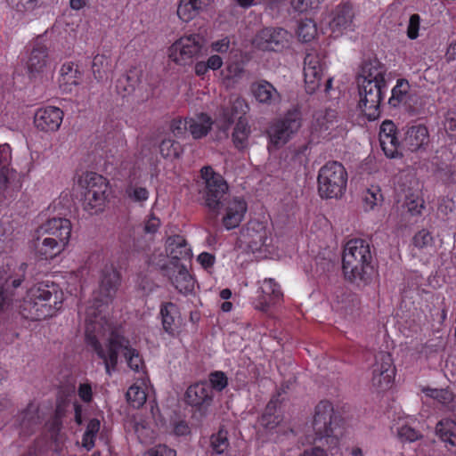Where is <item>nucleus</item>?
Instances as JSON below:
<instances>
[{"mask_svg":"<svg viewBox=\"0 0 456 456\" xmlns=\"http://www.w3.org/2000/svg\"><path fill=\"white\" fill-rule=\"evenodd\" d=\"M86 330V343L102 361L106 373L110 376L117 370L118 354H122L128 367L138 372L142 369L143 361L139 352L131 346L130 341L114 329L112 324L90 310Z\"/></svg>","mask_w":456,"mask_h":456,"instance_id":"obj_1","label":"nucleus"},{"mask_svg":"<svg viewBox=\"0 0 456 456\" xmlns=\"http://www.w3.org/2000/svg\"><path fill=\"white\" fill-rule=\"evenodd\" d=\"M200 172L205 183L200 191V204L207 208L208 224L216 227L221 211L225 209L222 219L224 226L227 230L239 226L247 211L246 201L239 197L231 200L226 181L221 175L214 172L211 167H204Z\"/></svg>","mask_w":456,"mask_h":456,"instance_id":"obj_2","label":"nucleus"},{"mask_svg":"<svg viewBox=\"0 0 456 456\" xmlns=\"http://www.w3.org/2000/svg\"><path fill=\"white\" fill-rule=\"evenodd\" d=\"M63 292L54 282H40L28 289L20 305V314L30 321L53 316L61 308Z\"/></svg>","mask_w":456,"mask_h":456,"instance_id":"obj_3","label":"nucleus"},{"mask_svg":"<svg viewBox=\"0 0 456 456\" xmlns=\"http://www.w3.org/2000/svg\"><path fill=\"white\" fill-rule=\"evenodd\" d=\"M342 268L345 278L358 285L368 284L374 273L370 243L362 239L349 240L344 248Z\"/></svg>","mask_w":456,"mask_h":456,"instance_id":"obj_4","label":"nucleus"},{"mask_svg":"<svg viewBox=\"0 0 456 456\" xmlns=\"http://www.w3.org/2000/svg\"><path fill=\"white\" fill-rule=\"evenodd\" d=\"M343 419L340 414L334 411L329 401H321L314 409L312 427L314 430V444L327 445L328 449L336 448L342 436Z\"/></svg>","mask_w":456,"mask_h":456,"instance_id":"obj_5","label":"nucleus"},{"mask_svg":"<svg viewBox=\"0 0 456 456\" xmlns=\"http://www.w3.org/2000/svg\"><path fill=\"white\" fill-rule=\"evenodd\" d=\"M317 180L318 191L322 198L338 199L346 191L347 173L341 163L330 161L320 169Z\"/></svg>","mask_w":456,"mask_h":456,"instance_id":"obj_6","label":"nucleus"},{"mask_svg":"<svg viewBox=\"0 0 456 456\" xmlns=\"http://www.w3.org/2000/svg\"><path fill=\"white\" fill-rule=\"evenodd\" d=\"M119 280L118 272L112 266L105 267L102 271L99 289L94 293L93 303L86 311V328L89 321L88 314L90 310L95 312L98 320L102 316L108 321L106 315L103 314V307L108 305L114 298L119 286Z\"/></svg>","mask_w":456,"mask_h":456,"instance_id":"obj_7","label":"nucleus"},{"mask_svg":"<svg viewBox=\"0 0 456 456\" xmlns=\"http://www.w3.org/2000/svg\"><path fill=\"white\" fill-rule=\"evenodd\" d=\"M357 85L360 96L359 108L369 120H376L381 113L380 105L387 85L379 84L378 81L374 83L362 81Z\"/></svg>","mask_w":456,"mask_h":456,"instance_id":"obj_8","label":"nucleus"},{"mask_svg":"<svg viewBox=\"0 0 456 456\" xmlns=\"http://www.w3.org/2000/svg\"><path fill=\"white\" fill-rule=\"evenodd\" d=\"M214 393L206 381L191 385L185 392V402L195 408L193 418L201 421L213 403Z\"/></svg>","mask_w":456,"mask_h":456,"instance_id":"obj_9","label":"nucleus"},{"mask_svg":"<svg viewBox=\"0 0 456 456\" xmlns=\"http://www.w3.org/2000/svg\"><path fill=\"white\" fill-rule=\"evenodd\" d=\"M203 48V38L191 35L177 40L169 49V58L179 65H185L200 55Z\"/></svg>","mask_w":456,"mask_h":456,"instance_id":"obj_10","label":"nucleus"},{"mask_svg":"<svg viewBox=\"0 0 456 456\" xmlns=\"http://www.w3.org/2000/svg\"><path fill=\"white\" fill-rule=\"evenodd\" d=\"M11 148L8 144H0V194L4 198L12 197V193L20 188L19 175L10 167Z\"/></svg>","mask_w":456,"mask_h":456,"instance_id":"obj_11","label":"nucleus"},{"mask_svg":"<svg viewBox=\"0 0 456 456\" xmlns=\"http://www.w3.org/2000/svg\"><path fill=\"white\" fill-rule=\"evenodd\" d=\"M301 126V117L298 110L288 111L285 117L273 124L269 131L271 142L277 147L285 144L290 135Z\"/></svg>","mask_w":456,"mask_h":456,"instance_id":"obj_12","label":"nucleus"},{"mask_svg":"<svg viewBox=\"0 0 456 456\" xmlns=\"http://www.w3.org/2000/svg\"><path fill=\"white\" fill-rule=\"evenodd\" d=\"M291 35L280 27L261 29L255 37L253 44L260 50L277 51L286 47Z\"/></svg>","mask_w":456,"mask_h":456,"instance_id":"obj_13","label":"nucleus"},{"mask_svg":"<svg viewBox=\"0 0 456 456\" xmlns=\"http://www.w3.org/2000/svg\"><path fill=\"white\" fill-rule=\"evenodd\" d=\"M324 64L318 54L308 53L304 60L305 86L307 94L315 93L321 86Z\"/></svg>","mask_w":456,"mask_h":456,"instance_id":"obj_14","label":"nucleus"},{"mask_svg":"<svg viewBox=\"0 0 456 456\" xmlns=\"http://www.w3.org/2000/svg\"><path fill=\"white\" fill-rule=\"evenodd\" d=\"M37 233L49 239H54L56 242H61L63 247H66L71 234V223L66 218L54 217L42 224L38 228Z\"/></svg>","mask_w":456,"mask_h":456,"instance_id":"obj_15","label":"nucleus"},{"mask_svg":"<svg viewBox=\"0 0 456 456\" xmlns=\"http://www.w3.org/2000/svg\"><path fill=\"white\" fill-rule=\"evenodd\" d=\"M379 142L387 158L396 159L403 156L400 152V141L397 136V130L393 121L385 120L381 124Z\"/></svg>","mask_w":456,"mask_h":456,"instance_id":"obj_16","label":"nucleus"},{"mask_svg":"<svg viewBox=\"0 0 456 456\" xmlns=\"http://www.w3.org/2000/svg\"><path fill=\"white\" fill-rule=\"evenodd\" d=\"M250 93L257 103L264 106H275L281 102V95L272 83L259 79L250 85Z\"/></svg>","mask_w":456,"mask_h":456,"instance_id":"obj_17","label":"nucleus"},{"mask_svg":"<svg viewBox=\"0 0 456 456\" xmlns=\"http://www.w3.org/2000/svg\"><path fill=\"white\" fill-rule=\"evenodd\" d=\"M48 61V48L43 43V37H37L31 44L27 69L31 76L44 71Z\"/></svg>","mask_w":456,"mask_h":456,"instance_id":"obj_18","label":"nucleus"},{"mask_svg":"<svg viewBox=\"0 0 456 456\" xmlns=\"http://www.w3.org/2000/svg\"><path fill=\"white\" fill-rule=\"evenodd\" d=\"M63 118V112L57 107L48 106L37 110L34 123L43 132H54L59 129Z\"/></svg>","mask_w":456,"mask_h":456,"instance_id":"obj_19","label":"nucleus"},{"mask_svg":"<svg viewBox=\"0 0 456 456\" xmlns=\"http://www.w3.org/2000/svg\"><path fill=\"white\" fill-rule=\"evenodd\" d=\"M166 277L179 293L184 296L193 293L196 281L181 262H176Z\"/></svg>","mask_w":456,"mask_h":456,"instance_id":"obj_20","label":"nucleus"},{"mask_svg":"<svg viewBox=\"0 0 456 456\" xmlns=\"http://www.w3.org/2000/svg\"><path fill=\"white\" fill-rule=\"evenodd\" d=\"M429 142V134L424 125H415L406 128L403 139L400 141V148L407 149L414 152L423 149Z\"/></svg>","mask_w":456,"mask_h":456,"instance_id":"obj_21","label":"nucleus"},{"mask_svg":"<svg viewBox=\"0 0 456 456\" xmlns=\"http://www.w3.org/2000/svg\"><path fill=\"white\" fill-rule=\"evenodd\" d=\"M354 12L350 4H342L336 7L330 27L333 33L341 34L354 26Z\"/></svg>","mask_w":456,"mask_h":456,"instance_id":"obj_22","label":"nucleus"},{"mask_svg":"<svg viewBox=\"0 0 456 456\" xmlns=\"http://www.w3.org/2000/svg\"><path fill=\"white\" fill-rule=\"evenodd\" d=\"M386 74L387 68L385 65L378 59L370 60L362 64L361 73L357 77V83H362V81L374 83L378 81L379 84L387 85Z\"/></svg>","mask_w":456,"mask_h":456,"instance_id":"obj_23","label":"nucleus"},{"mask_svg":"<svg viewBox=\"0 0 456 456\" xmlns=\"http://www.w3.org/2000/svg\"><path fill=\"white\" fill-rule=\"evenodd\" d=\"M167 255L170 256L171 261L180 262L182 259L190 258L191 248L185 239L181 235H174L167 238L166 241Z\"/></svg>","mask_w":456,"mask_h":456,"instance_id":"obj_24","label":"nucleus"},{"mask_svg":"<svg viewBox=\"0 0 456 456\" xmlns=\"http://www.w3.org/2000/svg\"><path fill=\"white\" fill-rule=\"evenodd\" d=\"M64 248L65 247H63L61 242L58 244L54 239H49L40 233H38L34 241L36 254L44 259L53 258Z\"/></svg>","mask_w":456,"mask_h":456,"instance_id":"obj_25","label":"nucleus"},{"mask_svg":"<svg viewBox=\"0 0 456 456\" xmlns=\"http://www.w3.org/2000/svg\"><path fill=\"white\" fill-rule=\"evenodd\" d=\"M142 76V69L136 67L130 68L125 75L118 79L116 85L118 92L123 94V96L130 94L141 83Z\"/></svg>","mask_w":456,"mask_h":456,"instance_id":"obj_26","label":"nucleus"},{"mask_svg":"<svg viewBox=\"0 0 456 456\" xmlns=\"http://www.w3.org/2000/svg\"><path fill=\"white\" fill-rule=\"evenodd\" d=\"M38 416L35 409L28 406L26 410L17 416V421L20 426V436H28L35 432L38 425Z\"/></svg>","mask_w":456,"mask_h":456,"instance_id":"obj_27","label":"nucleus"},{"mask_svg":"<svg viewBox=\"0 0 456 456\" xmlns=\"http://www.w3.org/2000/svg\"><path fill=\"white\" fill-rule=\"evenodd\" d=\"M436 435L441 441L456 446V422L451 419L439 420L435 428Z\"/></svg>","mask_w":456,"mask_h":456,"instance_id":"obj_28","label":"nucleus"},{"mask_svg":"<svg viewBox=\"0 0 456 456\" xmlns=\"http://www.w3.org/2000/svg\"><path fill=\"white\" fill-rule=\"evenodd\" d=\"M261 290L263 293L261 303L264 305L262 310H265L267 306L275 304L282 297V292L273 279H265L261 286Z\"/></svg>","mask_w":456,"mask_h":456,"instance_id":"obj_29","label":"nucleus"},{"mask_svg":"<svg viewBox=\"0 0 456 456\" xmlns=\"http://www.w3.org/2000/svg\"><path fill=\"white\" fill-rule=\"evenodd\" d=\"M92 70L94 78L98 82L108 79L109 74L112 70L110 55L106 53L96 54L93 60Z\"/></svg>","mask_w":456,"mask_h":456,"instance_id":"obj_30","label":"nucleus"},{"mask_svg":"<svg viewBox=\"0 0 456 456\" xmlns=\"http://www.w3.org/2000/svg\"><path fill=\"white\" fill-rule=\"evenodd\" d=\"M339 118L334 110H326L317 114L314 124V129L321 133L331 131L338 126Z\"/></svg>","mask_w":456,"mask_h":456,"instance_id":"obj_31","label":"nucleus"},{"mask_svg":"<svg viewBox=\"0 0 456 456\" xmlns=\"http://www.w3.org/2000/svg\"><path fill=\"white\" fill-rule=\"evenodd\" d=\"M250 134V127L246 118L240 117L235 125L232 138L234 146L241 151L248 145V140Z\"/></svg>","mask_w":456,"mask_h":456,"instance_id":"obj_32","label":"nucleus"},{"mask_svg":"<svg viewBox=\"0 0 456 456\" xmlns=\"http://www.w3.org/2000/svg\"><path fill=\"white\" fill-rule=\"evenodd\" d=\"M107 195H99L90 191L84 193L83 208L89 215L102 212L105 207Z\"/></svg>","mask_w":456,"mask_h":456,"instance_id":"obj_33","label":"nucleus"},{"mask_svg":"<svg viewBox=\"0 0 456 456\" xmlns=\"http://www.w3.org/2000/svg\"><path fill=\"white\" fill-rule=\"evenodd\" d=\"M211 118L206 114H201L199 120L189 119V131L194 139H200L208 134L212 126Z\"/></svg>","mask_w":456,"mask_h":456,"instance_id":"obj_34","label":"nucleus"},{"mask_svg":"<svg viewBox=\"0 0 456 456\" xmlns=\"http://www.w3.org/2000/svg\"><path fill=\"white\" fill-rule=\"evenodd\" d=\"M372 373H378L381 376L386 373L389 375L395 374V368L393 365V359L389 353L381 351L375 355Z\"/></svg>","mask_w":456,"mask_h":456,"instance_id":"obj_35","label":"nucleus"},{"mask_svg":"<svg viewBox=\"0 0 456 456\" xmlns=\"http://www.w3.org/2000/svg\"><path fill=\"white\" fill-rule=\"evenodd\" d=\"M410 85L406 79L399 78L395 86L392 89V95L388 99V103L392 107H398L401 103H405L408 99Z\"/></svg>","mask_w":456,"mask_h":456,"instance_id":"obj_36","label":"nucleus"},{"mask_svg":"<svg viewBox=\"0 0 456 456\" xmlns=\"http://www.w3.org/2000/svg\"><path fill=\"white\" fill-rule=\"evenodd\" d=\"M86 191H90L99 195H107L108 182L106 178L96 173H89L86 175Z\"/></svg>","mask_w":456,"mask_h":456,"instance_id":"obj_37","label":"nucleus"},{"mask_svg":"<svg viewBox=\"0 0 456 456\" xmlns=\"http://www.w3.org/2000/svg\"><path fill=\"white\" fill-rule=\"evenodd\" d=\"M248 110L249 107L247 101L241 97L237 96L233 100H231L230 106L223 108L221 112L224 114H228V117L234 120L236 118H244V115L248 112Z\"/></svg>","mask_w":456,"mask_h":456,"instance_id":"obj_38","label":"nucleus"},{"mask_svg":"<svg viewBox=\"0 0 456 456\" xmlns=\"http://www.w3.org/2000/svg\"><path fill=\"white\" fill-rule=\"evenodd\" d=\"M147 263L149 265L159 269L163 276H166L171 269H174V265L176 262L167 261V256L162 252L155 251L148 258Z\"/></svg>","mask_w":456,"mask_h":456,"instance_id":"obj_39","label":"nucleus"},{"mask_svg":"<svg viewBox=\"0 0 456 456\" xmlns=\"http://www.w3.org/2000/svg\"><path fill=\"white\" fill-rule=\"evenodd\" d=\"M202 11L200 8H198V5L193 1L181 0L177 7V15L181 20L188 22Z\"/></svg>","mask_w":456,"mask_h":456,"instance_id":"obj_40","label":"nucleus"},{"mask_svg":"<svg viewBox=\"0 0 456 456\" xmlns=\"http://www.w3.org/2000/svg\"><path fill=\"white\" fill-rule=\"evenodd\" d=\"M176 313V305L171 302L161 305L160 314L162 316L163 329L169 334L174 333L175 317Z\"/></svg>","mask_w":456,"mask_h":456,"instance_id":"obj_41","label":"nucleus"},{"mask_svg":"<svg viewBox=\"0 0 456 456\" xmlns=\"http://www.w3.org/2000/svg\"><path fill=\"white\" fill-rule=\"evenodd\" d=\"M160 154L164 158L178 159L183 152V146L171 139H164L159 145Z\"/></svg>","mask_w":456,"mask_h":456,"instance_id":"obj_42","label":"nucleus"},{"mask_svg":"<svg viewBox=\"0 0 456 456\" xmlns=\"http://www.w3.org/2000/svg\"><path fill=\"white\" fill-rule=\"evenodd\" d=\"M297 33L301 41L309 42L317 33L316 24L311 19L303 20L298 24Z\"/></svg>","mask_w":456,"mask_h":456,"instance_id":"obj_43","label":"nucleus"},{"mask_svg":"<svg viewBox=\"0 0 456 456\" xmlns=\"http://www.w3.org/2000/svg\"><path fill=\"white\" fill-rule=\"evenodd\" d=\"M126 400L127 402L136 409H139L142 407L145 402H146V394L144 390H142L141 387L137 386H131L126 394Z\"/></svg>","mask_w":456,"mask_h":456,"instance_id":"obj_44","label":"nucleus"},{"mask_svg":"<svg viewBox=\"0 0 456 456\" xmlns=\"http://www.w3.org/2000/svg\"><path fill=\"white\" fill-rule=\"evenodd\" d=\"M404 205L411 216H419L425 208V201L419 194L410 193L405 195Z\"/></svg>","mask_w":456,"mask_h":456,"instance_id":"obj_45","label":"nucleus"},{"mask_svg":"<svg viewBox=\"0 0 456 456\" xmlns=\"http://www.w3.org/2000/svg\"><path fill=\"white\" fill-rule=\"evenodd\" d=\"M6 2L20 12H29L44 5V0H6Z\"/></svg>","mask_w":456,"mask_h":456,"instance_id":"obj_46","label":"nucleus"},{"mask_svg":"<svg viewBox=\"0 0 456 456\" xmlns=\"http://www.w3.org/2000/svg\"><path fill=\"white\" fill-rule=\"evenodd\" d=\"M362 200L366 208L372 209L383 201V195L379 186L372 185L363 194Z\"/></svg>","mask_w":456,"mask_h":456,"instance_id":"obj_47","label":"nucleus"},{"mask_svg":"<svg viewBox=\"0 0 456 456\" xmlns=\"http://www.w3.org/2000/svg\"><path fill=\"white\" fill-rule=\"evenodd\" d=\"M275 409V404L273 401H271L266 408H265V411L264 412V414L262 415V418H261V425L264 426L265 428H268V429H273L274 428H276L279 423L281 422V419L279 416H276L274 415V411Z\"/></svg>","mask_w":456,"mask_h":456,"instance_id":"obj_48","label":"nucleus"},{"mask_svg":"<svg viewBox=\"0 0 456 456\" xmlns=\"http://www.w3.org/2000/svg\"><path fill=\"white\" fill-rule=\"evenodd\" d=\"M229 446L227 431L220 429L216 434L211 436V447L217 454H222Z\"/></svg>","mask_w":456,"mask_h":456,"instance_id":"obj_49","label":"nucleus"},{"mask_svg":"<svg viewBox=\"0 0 456 456\" xmlns=\"http://www.w3.org/2000/svg\"><path fill=\"white\" fill-rule=\"evenodd\" d=\"M395 375L372 373L371 384L378 392L386 391L390 388Z\"/></svg>","mask_w":456,"mask_h":456,"instance_id":"obj_50","label":"nucleus"},{"mask_svg":"<svg viewBox=\"0 0 456 456\" xmlns=\"http://www.w3.org/2000/svg\"><path fill=\"white\" fill-rule=\"evenodd\" d=\"M234 122L233 119L228 117V114L220 113V118L216 121V126L218 128L216 134L217 140L228 138V131L231 125Z\"/></svg>","mask_w":456,"mask_h":456,"instance_id":"obj_51","label":"nucleus"},{"mask_svg":"<svg viewBox=\"0 0 456 456\" xmlns=\"http://www.w3.org/2000/svg\"><path fill=\"white\" fill-rule=\"evenodd\" d=\"M209 386L212 390L215 389L216 391L224 390L228 385V378L224 372L220 370L212 371L209 373Z\"/></svg>","mask_w":456,"mask_h":456,"instance_id":"obj_52","label":"nucleus"},{"mask_svg":"<svg viewBox=\"0 0 456 456\" xmlns=\"http://www.w3.org/2000/svg\"><path fill=\"white\" fill-rule=\"evenodd\" d=\"M126 192L134 202L142 203L149 198V191L144 187L131 185L126 189Z\"/></svg>","mask_w":456,"mask_h":456,"instance_id":"obj_53","label":"nucleus"},{"mask_svg":"<svg viewBox=\"0 0 456 456\" xmlns=\"http://www.w3.org/2000/svg\"><path fill=\"white\" fill-rule=\"evenodd\" d=\"M169 129L174 136L182 138L189 130V119L175 118L171 121Z\"/></svg>","mask_w":456,"mask_h":456,"instance_id":"obj_54","label":"nucleus"},{"mask_svg":"<svg viewBox=\"0 0 456 456\" xmlns=\"http://www.w3.org/2000/svg\"><path fill=\"white\" fill-rule=\"evenodd\" d=\"M432 242L433 237L431 233L425 229H422L421 231L418 232L412 239L413 245L419 248H423L428 246H430Z\"/></svg>","mask_w":456,"mask_h":456,"instance_id":"obj_55","label":"nucleus"},{"mask_svg":"<svg viewBox=\"0 0 456 456\" xmlns=\"http://www.w3.org/2000/svg\"><path fill=\"white\" fill-rule=\"evenodd\" d=\"M419 27L420 16L417 13L411 15L407 26V37L411 40L416 39L419 37Z\"/></svg>","mask_w":456,"mask_h":456,"instance_id":"obj_56","label":"nucleus"},{"mask_svg":"<svg viewBox=\"0 0 456 456\" xmlns=\"http://www.w3.org/2000/svg\"><path fill=\"white\" fill-rule=\"evenodd\" d=\"M398 436L408 442H414L421 437V435L417 430L407 425L398 429Z\"/></svg>","mask_w":456,"mask_h":456,"instance_id":"obj_57","label":"nucleus"},{"mask_svg":"<svg viewBox=\"0 0 456 456\" xmlns=\"http://www.w3.org/2000/svg\"><path fill=\"white\" fill-rule=\"evenodd\" d=\"M320 0H291L293 8L300 12L318 7Z\"/></svg>","mask_w":456,"mask_h":456,"instance_id":"obj_58","label":"nucleus"},{"mask_svg":"<svg viewBox=\"0 0 456 456\" xmlns=\"http://www.w3.org/2000/svg\"><path fill=\"white\" fill-rule=\"evenodd\" d=\"M328 446L321 444H314L310 448L305 449L299 456H328Z\"/></svg>","mask_w":456,"mask_h":456,"instance_id":"obj_59","label":"nucleus"},{"mask_svg":"<svg viewBox=\"0 0 456 456\" xmlns=\"http://www.w3.org/2000/svg\"><path fill=\"white\" fill-rule=\"evenodd\" d=\"M149 456H176V452L167 445L159 444L148 452Z\"/></svg>","mask_w":456,"mask_h":456,"instance_id":"obj_60","label":"nucleus"},{"mask_svg":"<svg viewBox=\"0 0 456 456\" xmlns=\"http://www.w3.org/2000/svg\"><path fill=\"white\" fill-rule=\"evenodd\" d=\"M159 225H160L159 219L153 216H151L144 223L143 232L145 233L154 234L158 231Z\"/></svg>","mask_w":456,"mask_h":456,"instance_id":"obj_61","label":"nucleus"},{"mask_svg":"<svg viewBox=\"0 0 456 456\" xmlns=\"http://www.w3.org/2000/svg\"><path fill=\"white\" fill-rule=\"evenodd\" d=\"M77 394L85 403H90L93 399L92 387L88 383L80 384L78 387Z\"/></svg>","mask_w":456,"mask_h":456,"instance_id":"obj_62","label":"nucleus"},{"mask_svg":"<svg viewBox=\"0 0 456 456\" xmlns=\"http://www.w3.org/2000/svg\"><path fill=\"white\" fill-rule=\"evenodd\" d=\"M67 74H69L70 76L78 77V78L82 77V74L78 70L77 65H76L72 62L64 63L61 69V75H67Z\"/></svg>","mask_w":456,"mask_h":456,"instance_id":"obj_63","label":"nucleus"},{"mask_svg":"<svg viewBox=\"0 0 456 456\" xmlns=\"http://www.w3.org/2000/svg\"><path fill=\"white\" fill-rule=\"evenodd\" d=\"M199 263L204 267H211L215 263V256L208 252H203L198 256Z\"/></svg>","mask_w":456,"mask_h":456,"instance_id":"obj_64","label":"nucleus"}]
</instances>
